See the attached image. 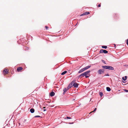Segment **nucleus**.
<instances>
[{"label":"nucleus","instance_id":"nucleus-1","mask_svg":"<svg viewBox=\"0 0 128 128\" xmlns=\"http://www.w3.org/2000/svg\"><path fill=\"white\" fill-rule=\"evenodd\" d=\"M102 68L104 69H108L110 70H113L114 69L113 67L108 66H102Z\"/></svg>","mask_w":128,"mask_h":128},{"label":"nucleus","instance_id":"nucleus-2","mask_svg":"<svg viewBox=\"0 0 128 128\" xmlns=\"http://www.w3.org/2000/svg\"><path fill=\"white\" fill-rule=\"evenodd\" d=\"M90 72V70H88L85 72H84V76H85L86 78H88L89 77V76H88V75L90 76V74H89V73Z\"/></svg>","mask_w":128,"mask_h":128},{"label":"nucleus","instance_id":"nucleus-3","mask_svg":"<svg viewBox=\"0 0 128 128\" xmlns=\"http://www.w3.org/2000/svg\"><path fill=\"white\" fill-rule=\"evenodd\" d=\"M97 72L99 74H102L104 73V69H100Z\"/></svg>","mask_w":128,"mask_h":128},{"label":"nucleus","instance_id":"nucleus-4","mask_svg":"<svg viewBox=\"0 0 128 128\" xmlns=\"http://www.w3.org/2000/svg\"><path fill=\"white\" fill-rule=\"evenodd\" d=\"M74 82V81H73L69 84L67 87V90H69L70 88L73 86L72 84Z\"/></svg>","mask_w":128,"mask_h":128},{"label":"nucleus","instance_id":"nucleus-5","mask_svg":"<svg viewBox=\"0 0 128 128\" xmlns=\"http://www.w3.org/2000/svg\"><path fill=\"white\" fill-rule=\"evenodd\" d=\"M100 53H104V54H107L108 53V51L106 50L101 49L100 51Z\"/></svg>","mask_w":128,"mask_h":128},{"label":"nucleus","instance_id":"nucleus-6","mask_svg":"<svg viewBox=\"0 0 128 128\" xmlns=\"http://www.w3.org/2000/svg\"><path fill=\"white\" fill-rule=\"evenodd\" d=\"M73 84V86H74V87L77 88L78 87V84L76 83H74Z\"/></svg>","mask_w":128,"mask_h":128},{"label":"nucleus","instance_id":"nucleus-7","mask_svg":"<svg viewBox=\"0 0 128 128\" xmlns=\"http://www.w3.org/2000/svg\"><path fill=\"white\" fill-rule=\"evenodd\" d=\"M89 14L90 12H86L84 13L83 14H81L80 16H82L84 15H86Z\"/></svg>","mask_w":128,"mask_h":128},{"label":"nucleus","instance_id":"nucleus-8","mask_svg":"<svg viewBox=\"0 0 128 128\" xmlns=\"http://www.w3.org/2000/svg\"><path fill=\"white\" fill-rule=\"evenodd\" d=\"M91 66L90 65H89L88 66H87L84 68V70H87V69H88V68H90V67Z\"/></svg>","mask_w":128,"mask_h":128},{"label":"nucleus","instance_id":"nucleus-9","mask_svg":"<svg viewBox=\"0 0 128 128\" xmlns=\"http://www.w3.org/2000/svg\"><path fill=\"white\" fill-rule=\"evenodd\" d=\"M50 94L51 96L52 97L54 95L55 93L53 92H52L50 93Z\"/></svg>","mask_w":128,"mask_h":128},{"label":"nucleus","instance_id":"nucleus-10","mask_svg":"<svg viewBox=\"0 0 128 128\" xmlns=\"http://www.w3.org/2000/svg\"><path fill=\"white\" fill-rule=\"evenodd\" d=\"M85 71L84 69V68L82 69H81L78 72V73H81L82 72H83Z\"/></svg>","mask_w":128,"mask_h":128},{"label":"nucleus","instance_id":"nucleus-11","mask_svg":"<svg viewBox=\"0 0 128 128\" xmlns=\"http://www.w3.org/2000/svg\"><path fill=\"white\" fill-rule=\"evenodd\" d=\"M30 111L31 113H33L34 112V108H32L30 109Z\"/></svg>","mask_w":128,"mask_h":128},{"label":"nucleus","instance_id":"nucleus-12","mask_svg":"<svg viewBox=\"0 0 128 128\" xmlns=\"http://www.w3.org/2000/svg\"><path fill=\"white\" fill-rule=\"evenodd\" d=\"M23 68L22 67H18L17 69V70L18 71H20Z\"/></svg>","mask_w":128,"mask_h":128},{"label":"nucleus","instance_id":"nucleus-13","mask_svg":"<svg viewBox=\"0 0 128 128\" xmlns=\"http://www.w3.org/2000/svg\"><path fill=\"white\" fill-rule=\"evenodd\" d=\"M127 76H125L124 77H124H122V80H126V79H127Z\"/></svg>","mask_w":128,"mask_h":128},{"label":"nucleus","instance_id":"nucleus-14","mask_svg":"<svg viewBox=\"0 0 128 128\" xmlns=\"http://www.w3.org/2000/svg\"><path fill=\"white\" fill-rule=\"evenodd\" d=\"M106 90L108 92H110L111 90L110 88L109 87H107L106 88Z\"/></svg>","mask_w":128,"mask_h":128},{"label":"nucleus","instance_id":"nucleus-15","mask_svg":"<svg viewBox=\"0 0 128 128\" xmlns=\"http://www.w3.org/2000/svg\"><path fill=\"white\" fill-rule=\"evenodd\" d=\"M4 72H5V73L6 74H7L8 73V71H7V70L4 69L3 71V72L4 73Z\"/></svg>","mask_w":128,"mask_h":128},{"label":"nucleus","instance_id":"nucleus-16","mask_svg":"<svg viewBox=\"0 0 128 128\" xmlns=\"http://www.w3.org/2000/svg\"><path fill=\"white\" fill-rule=\"evenodd\" d=\"M67 72L66 71H64V72H62L61 73V75H63L66 74V72Z\"/></svg>","mask_w":128,"mask_h":128},{"label":"nucleus","instance_id":"nucleus-17","mask_svg":"<svg viewBox=\"0 0 128 128\" xmlns=\"http://www.w3.org/2000/svg\"><path fill=\"white\" fill-rule=\"evenodd\" d=\"M102 47L103 48H104V49H106L107 48V46H102Z\"/></svg>","mask_w":128,"mask_h":128},{"label":"nucleus","instance_id":"nucleus-18","mask_svg":"<svg viewBox=\"0 0 128 128\" xmlns=\"http://www.w3.org/2000/svg\"><path fill=\"white\" fill-rule=\"evenodd\" d=\"M67 88L66 89V88H64L63 89V91L64 92H64H66L67 91Z\"/></svg>","mask_w":128,"mask_h":128},{"label":"nucleus","instance_id":"nucleus-19","mask_svg":"<svg viewBox=\"0 0 128 128\" xmlns=\"http://www.w3.org/2000/svg\"><path fill=\"white\" fill-rule=\"evenodd\" d=\"M71 118L70 117L68 116H67L65 118V119H70Z\"/></svg>","mask_w":128,"mask_h":128},{"label":"nucleus","instance_id":"nucleus-20","mask_svg":"<svg viewBox=\"0 0 128 128\" xmlns=\"http://www.w3.org/2000/svg\"><path fill=\"white\" fill-rule=\"evenodd\" d=\"M99 94L101 96H102L103 95V94L102 92H100Z\"/></svg>","mask_w":128,"mask_h":128},{"label":"nucleus","instance_id":"nucleus-21","mask_svg":"<svg viewBox=\"0 0 128 128\" xmlns=\"http://www.w3.org/2000/svg\"><path fill=\"white\" fill-rule=\"evenodd\" d=\"M39 117H41L42 118V117L39 116H34V118H39Z\"/></svg>","mask_w":128,"mask_h":128},{"label":"nucleus","instance_id":"nucleus-22","mask_svg":"<svg viewBox=\"0 0 128 128\" xmlns=\"http://www.w3.org/2000/svg\"><path fill=\"white\" fill-rule=\"evenodd\" d=\"M96 108H95L94 109V110H93V111H92L91 112H90V114L92 112H95V111H96Z\"/></svg>","mask_w":128,"mask_h":128},{"label":"nucleus","instance_id":"nucleus-23","mask_svg":"<svg viewBox=\"0 0 128 128\" xmlns=\"http://www.w3.org/2000/svg\"><path fill=\"white\" fill-rule=\"evenodd\" d=\"M80 76H84V73H82L80 75Z\"/></svg>","mask_w":128,"mask_h":128},{"label":"nucleus","instance_id":"nucleus-24","mask_svg":"<svg viewBox=\"0 0 128 128\" xmlns=\"http://www.w3.org/2000/svg\"><path fill=\"white\" fill-rule=\"evenodd\" d=\"M102 62H103V63H104V64H106L104 60H102Z\"/></svg>","mask_w":128,"mask_h":128},{"label":"nucleus","instance_id":"nucleus-25","mask_svg":"<svg viewBox=\"0 0 128 128\" xmlns=\"http://www.w3.org/2000/svg\"><path fill=\"white\" fill-rule=\"evenodd\" d=\"M45 28H46V30L48 29V26H45Z\"/></svg>","mask_w":128,"mask_h":128},{"label":"nucleus","instance_id":"nucleus-26","mask_svg":"<svg viewBox=\"0 0 128 128\" xmlns=\"http://www.w3.org/2000/svg\"><path fill=\"white\" fill-rule=\"evenodd\" d=\"M125 92H128V90H124Z\"/></svg>","mask_w":128,"mask_h":128},{"label":"nucleus","instance_id":"nucleus-27","mask_svg":"<svg viewBox=\"0 0 128 128\" xmlns=\"http://www.w3.org/2000/svg\"><path fill=\"white\" fill-rule=\"evenodd\" d=\"M109 76V75L108 74H106L104 75V76Z\"/></svg>","mask_w":128,"mask_h":128},{"label":"nucleus","instance_id":"nucleus-28","mask_svg":"<svg viewBox=\"0 0 128 128\" xmlns=\"http://www.w3.org/2000/svg\"><path fill=\"white\" fill-rule=\"evenodd\" d=\"M126 44L128 46V39L127 40H126Z\"/></svg>","mask_w":128,"mask_h":128},{"label":"nucleus","instance_id":"nucleus-29","mask_svg":"<svg viewBox=\"0 0 128 128\" xmlns=\"http://www.w3.org/2000/svg\"><path fill=\"white\" fill-rule=\"evenodd\" d=\"M100 6V4H99L98 5V7H100V6Z\"/></svg>","mask_w":128,"mask_h":128},{"label":"nucleus","instance_id":"nucleus-30","mask_svg":"<svg viewBox=\"0 0 128 128\" xmlns=\"http://www.w3.org/2000/svg\"><path fill=\"white\" fill-rule=\"evenodd\" d=\"M114 47L115 48H116V45L115 44H114Z\"/></svg>","mask_w":128,"mask_h":128},{"label":"nucleus","instance_id":"nucleus-31","mask_svg":"<svg viewBox=\"0 0 128 128\" xmlns=\"http://www.w3.org/2000/svg\"><path fill=\"white\" fill-rule=\"evenodd\" d=\"M81 76H80V75L78 76V78H79Z\"/></svg>","mask_w":128,"mask_h":128},{"label":"nucleus","instance_id":"nucleus-32","mask_svg":"<svg viewBox=\"0 0 128 128\" xmlns=\"http://www.w3.org/2000/svg\"><path fill=\"white\" fill-rule=\"evenodd\" d=\"M46 109H44V110H43V111H46Z\"/></svg>","mask_w":128,"mask_h":128},{"label":"nucleus","instance_id":"nucleus-33","mask_svg":"<svg viewBox=\"0 0 128 128\" xmlns=\"http://www.w3.org/2000/svg\"><path fill=\"white\" fill-rule=\"evenodd\" d=\"M26 120H25L24 121V122H26Z\"/></svg>","mask_w":128,"mask_h":128},{"label":"nucleus","instance_id":"nucleus-34","mask_svg":"<svg viewBox=\"0 0 128 128\" xmlns=\"http://www.w3.org/2000/svg\"><path fill=\"white\" fill-rule=\"evenodd\" d=\"M46 108V107H43V108Z\"/></svg>","mask_w":128,"mask_h":128},{"label":"nucleus","instance_id":"nucleus-35","mask_svg":"<svg viewBox=\"0 0 128 128\" xmlns=\"http://www.w3.org/2000/svg\"><path fill=\"white\" fill-rule=\"evenodd\" d=\"M77 24H78V23H77L76 24V25H77Z\"/></svg>","mask_w":128,"mask_h":128}]
</instances>
